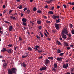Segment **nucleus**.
Here are the masks:
<instances>
[{
    "label": "nucleus",
    "instance_id": "cd10ccee",
    "mask_svg": "<svg viewBox=\"0 0 74 74\" xmlns=\"http://www.w3.org/2000/svg\"><path fill=\"white\" fill-rule=\"evenodd\" d=\"M60 23V19H58V20H56V23Z\"/></svg>",
    "mask_w": 74,
    "mask_h": 74
},
{
    "label": "nucleus",
    "instance_id": "bb28decb",
    "mask_svg": "<svg viewBox=\"0 0 74 74\" xmlns=\"http://www.w3.org/2000/svg\"><path fill=\"white\" fill-rule=\"evenodd\" d=\"M62 52V51H60V50L58 49L57 50V53H61Z\"/></svg>",
    "mask_w": 74,
    "mask_h": 74
},
{
    "label": "nucleus",
    "instance_id": "3c124183",
    "mask_svg": "<svg viewBox=\"0 0 74 74\" xmlns=\"http://www.w3.org/2000/svg\"><path fill=\"white\" fill-rule=\"evenodd\" d=\"M23 10V11H26V10H27V8H24Z\"/></svg>",
    "mask_w": 74,
    "mask_h": 74
},
{
    "label": "nucleus",
    "instance_id": "e2e57ef3",
    "mask_svg": "<svg viewBox=\"0 0 74 74\" xmlns=\"http://www.w3.org/2000/svg\"><path fill=\"white\" fill-rule=\"evenodd\" d=\"M48 5H46L45 6V8H48Z\"/></svg>",
    "mask_w": 74,
    "mask_h": 74
},
{
    "label": "nucleus",
    "instance_id": "774afa93",
    "mask_svg": "<svg viewBox=\"0 0 74 74\" xmlns=\"http://www.w3.org/2000/svg\"><path fill=\"white\" fill-rule=\"evenodd\" d=\"M59 18H60V17L59 16H57L56 18H58V19H59Z\"/></svg>",
    "mask_w": 74,
    "mask_h": 74
},
{
    "label": "nucleus",
    "instance_id": "603ef678",
    "mask_svg": "<svg viewBox=\"0 0 74 74\" xmlns=\"http://www.w3.org/2000/svg\"><path fill=\"white\" fill-rule=\"evenodd\" d=\"M19 38L20 41H21V40H22V38H21V37H19Z\"/></svg>",
    "mask_w": 74,
    "mask_h": 74
},
{
    "label": "nucleus",
    "instance_id": "4be33fe9",
    "mask_svg": "<svg viewBox=\"0 0 74 74\" xmlns=\"http://www.w3.org/2000/svg\"><path fill=\"white\" fill-rule=\"evenodd\" d=\"M36 12L38 13H41L42 12L41 11V10L40 9L38 10Z\"/></svg>",
    "mask_w": 74,
    "mask_h": 74
},
{
    "label": "nucleus",
    "instance_id": "7ed1b4c3",
    "mask_svg": "<svg viewBox=\"0 0 74 74\" xmlns=\"http://www.w3.org/2000/svg\"><path fill=\"white\" fill-rule=\"evenodd\" d=\"M61 36L64 39H66L67 38V36H66V35L64 34V33H62L61 34Z\"/></svg>",
    "mask_w": 74,
    "mask_h": 74
},
{
    "label": "nucleus",
    "instance_id": "7c9ffc66",
    "mask_svg": "<svg viewBox=\"0 0 74 74\" xmlns=\"http://www.w3.org/2000/svg\"><path fill=\"white\" fill-rule=\"evenodd\" d=\"M64 44H65V45L66 46H67V47H68V46H69V44H68L67 43L64 42Z\"/></svg>",
    "mask_w": 74,
    "mask_h": 74
},
{
    "label": "nucleus",
    "instance_id": "79ce46f5",
    "mask_svg": "<svg viewBox=\"0 0 74 74\" xmlns=\"http://www.w3.org/2000/svg\"><path fill=\"white\" fill-rule=\"evenodd\" d=\"M26 58V56H22V58H23V59L24 58Z\"/></svg>",
    "mask_w": 74,
    "mask_h": 74
},
{
    "label": "nucleus",
    "instance_id": "a211bd4d",
    "mask_svg": "<svg viewBox=\"0 0 74 74\" xmlns=\"http://www.w3.org/2000/svg\"><path fill=\"white\" fill-rule=\"evenodd\" d=\"M56 17H57V16L55 15H53L52 16V18L54 19H56Z\"/></svg>",
    "mask_w": 74,
    "mask_h": 74
},
{
    "label": "nucleus",
    "instance_id": "0eeeda50",
    "mask_svg": "<svg viewBox=\"0 0 74 74\" xmlns=\"http://www.w3.org/2000/svg\"><path fill=\"white\" fill-rule=\"evenodd\" d=\"M26 65L25 64V62H23V63L21 64V66L22 67V66L24 68H26Z\"/></svg>",
    "mask_w": 74,
    "mask_h": 74
},
{
    "label": "nucleus",
    "instance_id": "423d86ee",
    "mask_svg": "<svg viewBox=\"0 0 74 74\" xmlns=\"http://www.w3.org/2000/svg\"><path fill=\"white\" fill-rule=\"evenodd\" d=\"M47 67H42V68H40V71H42L43 70H46V68Z\"/></svg>",
    "mask_w": 74,
    "mask_h": 74
},
{
    "label": "nucleus",
    "instance_id": "473e14b6",
    "mask_svg": "<svg viewBox=\"0 0 74 74\" xmlns=\"http://www.w3.org/2000/svg\"><path fill=\"white\" fill-rule=\"evenodd\" d=\"M64 55V53H62L60 54V56H63Z\"/></svg>",
    "mask_w": 74,
    "mask_h": 74
},
{
    "label": "nucleus",
    "instance_id": "ea45409f",
    "mask_svg": "<svg viewBox=\"0 0 74 74\" xmlns=\"http://www.w3.org/2000/svg\"><path fill=\"white\" fill-rule=\"evenodd\" d=\"M25 56H26V57L28 56V53H26L24 54Z\"/></svg>",
    "mask_w": 74,
    "mask_h": 74
},
{
    "label": "nucleus",
    "instance_id": "f704fd0d",
    "mask_svg": "<svg viewBox=\"0 0 74 74\" xmlns=\"http://www.w3.org/2000/svg\"><path fill=\"white\" fill-rule=\"evenodd\" d=\"M12 11H13V10H10L9 12V14H11V13L12 12Z\"/></svg>",
    "mask_w": 74,
    "mask_h": 74
},
{
    "label": "nucleus",
    "instance_id": "c85d7f7f",
    "mask_svg": "<svg viewBox=\"0 0 74 74\" xmlns=\"http://www.w3.org/2000/svg\"><path fill=\"white\" fill-rule=\"evenodd\" d=\"M31 12L30 11V10H28L27 11V14H29Z\"/></svg>",
    "mask_w": 74,
    "mask_h": 74
},
{
    "label": "nucleus",
    "instance_id": "0e129e2a",
    "mask_svg": "<svg viewBox=\"0 0 74 74\" xmlns=\"http://www.w3.org/2000/svg\"><path fill=\"white\" fill-rule=\"evenodd\" d=\"M34 49H36V50H35L36 51H38V49H37V48H34Z\"/></svg>",
    "mask_w": 74,
    "mask_h": 74
},
{
    "label": "nucleus",
    "instance_id": "6ab92c4d",
    "mask_svg": "<svg viewBox=\"0 0 74 74\" xmlns=\"http://www.w3.org/2000/svg\"><path fill=\"white\" fill-rule=\"evenodd\" d=\"M17 8H19V9H22V5H18Z\"/></svg>",
    "mask_w": 74,
    "mask_h": 74
},
{
    "label": "nucleus",
    "instance_id": "dca6fc26",
    "mask_svg": "<svg viewBox=\"0 0 74 74\" xmlns=\"http://www.w3.org/2000/svg\"><path fill=\"white\" fill-rule=\"evenodd\" d=\"M45 2L46 3H47L49 4V3H52V0H50L47 1H45Z\"/></svg>",
    "mask_w": 74,
    "mask_h": 74
},
{
    "label": "nucleus",
    "instance_id": "2eb2a0df",
    "mask_svg": "<svg viewBox=\"0 0 74 74\" xmlns=\"http://www.w3.org/2000/svg\"><path fill=\"white\" fill-rule=\"evenodd\" d=\"M13 29L12 26H10V27L9 29V31H11Z\"/></svg>",
    "mask_w": 74,
    "mask_h": 74
},
{
    "label": "nucleus",
    "instance_id": "72a5a7b5",
    "mask_svg": "<svg viewBox=\"0 0 74 74\" xmlns=\"http://www.w3.org/2000/svg\"><path fill=\"white\" fill-rule=\"evenodd\" d=\"M46 23H51V21H49L48 20H47L46 21Z\"/></svg>",
    "mask_w": 74,
    "mask_h": 74
},
{
    "label": "nucleus",
    "instance_id": "f03ea898",
    "mask_svg": "<svg viewBox=\"0 0 74 74\" xmlns=\"http://www.w3.org/2000/svg\"><path fill=\"white\" fill-rule=\"evenodd\" d=\"M67 30L66 29H65L62 31V33H65L66 35H68V32H67Z\"/></svg>",
    "mask_w": 74,
    "mask_h": 74
},
{
    "label": "nucleus",
    "instance_id": "4d7b16f0",
    "mask_svg": "<svg viewBox=\"0 0 74 74\" xmlns=\"http://www.w3.org/2000/svg\"><path fill=\"white\" fill-rule=\"evenodd\" d=\"M35 48H39V46L38 45H36L35 46Z\"/></svg>",
    "mask_w": 74,
    "mask_h": 74
},
{
    "label": "nucleus",
    "instance_id": "bf43d9fd",
    "mask_svg": "<svg viewBox=\"0 0 74 74\" xmlns=\"http://www.w3.org/2000/svg\"><path fill=\"white\" fill-rule=\"evenodd\" d=\"M52 32L53 33H55V30H53Z\"/></svg>",
    "mask_w": 74,
    "mask_h": 74
},
{
    "label": "nucleus",
    "instance_id": "a19ab883",
    "mask_svg": "<svg viewBox=\"0 0 74 74\" xmlns=\"http://www.w3.org/2000/svg\"><path fill=\"white\" fill-rule=\"evenodd\" d=\"M71 33H72V34H74V29H73L72 30H71Z\"/></svg>",
    "mask_w": 74,
    "mask_h": 74
},
{
    "label": "nucleus",
    "instance_id": "58836bf2",
    "mask_svg": "<svg viewBox=\"0 0 74 74\" xmlns=\"http://www.w3.org/2000/svg\"><path fill=\"white\" fill-rule=\"evenodd\" d=\"M8 47H12V44H9L8 45Z\"/></svg>",
    "mask_w": 74,
    "mask_h": 74
},
{
    "label": "nucleus",
    "instance_id": "6e6552de",
    "mask_svg": "<svg viewBox=\"0 0 74 74\" xmlns=\"http://www.w3.org/2000/svg\"><path fill=\"white\" fill-rule=\"evenodd\" d=\"M69 67V64H64L63 66V68H67V67Z\"/></svg>",
    "mask_w": 74,
    "mask_h": 74
},
{
    "label": "nucleus",
    "instance_id": "5701e85b",
    "mask_svg": "<svg viewBox=\"0 0 74 74\" xmlns=\"http://www.w3.org/2000/svg\"><path fill=\"white\" fill-rule=\"evenodd\" d=\"M54 68H55V69H56V67L57 66V64H56V63L54 64Z\"/></svg>",
    "mask_w": 74,
    "mask_h": 74
},
{
    "label": "nucleus",
    "instance_id": "8fccbe9b",
    "mask_svg": "<svg viewBox=\"0 0 74 74\" xmlns=\"http://www.w3.org/2000/svg\"><path fill=\"white\" fill-rule=\"evenodd\" d=\"M44 34H45V36H46V37H48V36H47V33H46L45 32Z\"/></svg>",
    "mask_w": 74,
    "mask_h": 74
},
{
    "label": "nucleus",
    "instance_id": "a878e982",
    "mask_svg": "<svg viewBox=\"0 0 74 74\" xmlns=\"http://www.w3.org/2000/svg\"><path fill=\"white\" fill-rule=\"evenodd\" d=\"M39 33L40 34L41 37H44V35H43L42 34V33H41V31H40L39 32Z\"/></svg>",
    "mask_w": 74,
    "mask_h": 74
},
{
    "label": "nucleus",
    "instance_id": "864d4df0",
    "mask_svg": "<svg viewBox=\"0 0 74 74\" xmlns=\"http://www.w3.org/2000/svg\"><path fill=\"white\" fill-rule=\"evenodd\" d=\"M36 37L38 38V39H40V36H38V35L36 36Z\"/></svg>",
    "mask_w": 74,
    "mask_h": 74
},
{
    "label": "nucleus",
    "instance_id": "4c0bfd02",
    "mask_svg": "<svg viewBox=\"0 0 74 74\" xmlns=\"http://www.w3.org/2000/svg\"><path fill=\"white\" fill-rule=\"evenodd\" d=\"M4 22H5V23H8V24H10V23L9 22L6 21H5Z\"/></svg>",
    "mask_w": 74,
    "mask_h": 74
},
{
    "label": "nucleus",
    "instance_id": "5fc2aeb1",
    "mask_svg": "<svg viewBox=\"0 0 74 74\" xmlns=\"http://www.w3.org/2000/svg\"><path fill=\"white\" fill-rule=\"evenodd\" d=\"M45 30V32H46V33H47V34H49V33L48 32L47 30Z\"/></svg>",
    "mask_w": 74,
    "mask_h": 74
},
{
    "label": "nucleus",
    "instance_id": "1a4fd4ad",
    "mask_svg": "<svg viewBox=\"0 0 74 74\" xmlns=\"http://www.w3.org/2000/svg\"><path fill=\"white\" fill-rule=\"evenodd\" d=\"M57 60L58 61H62V57H58Z\"/></svg>",
    "mask_w": 74,
    "mask_h": 74
},
{
    "label": "nucleus",
    "instance_id": "69168bd1",
    "mask_svg": "<svg viewBox=\"0 0 74 74\" xmlns=\"http://www.w3.org/2000/svg\"><path fill=\"white\" fill-rule=\"evenodd\" d=\"M17 48V47H14V50H16Z\"/></svg>",
    "mask_w": 74,
    "mask_h": 74
},
{
    "label": "nucleus",
    "instance_id": "9b49d317",
    "mask_svg": "<svg viewBox=\"0 0 74 74\" xmlns=\"http://www.w3.org/2000/svg\"><path fill=\"white\" fill-rule=\"evenodd\" d=\"M5 51H7V49H6V48H3L1 50V52H5Z\"/></svg>",
    "mask_w": 74,
    "mask_h": 74
},
{
    "label": "nucleus",
    "instance_id": "de8ad7c7",
    "mask_svg": "<svg viewBox=\"0 0 74 74\" xmlns=\"http://www.w3.org/2000/svg\"><path fill=\"white\" fill-rule=\"evenodd\" d=\"M70 48H71L70 47H67L66 48V49H68V50H69V49H70Z\"/></svg>",
    "mask_w": 74,
    "mask_h": 74
},
{
    "label": "nucleus",
    "instance_id": "f8f14e48",
    "mask_svg": "<svg viewBox=\"0 0 74 74\" xmlns=\"http://www.w3.org/2000/svg\"><path fill=\"white\" fill-rule=\"evenodd\" d=\"M7 63L5 62L3 64V67H7Z\"/></svg>",
    "mask_w": 74,
    "mask_h": 74
},
{
    "label": "nucleus",
    "instance_id": "f3484780",
    "mask_svg": "<svg viewBox=\"0 0 74 74\" xmlns=\"http://www.w3.org/2000/svg\"><path fill=\"white\" fill-rule=\"evenodd\" d=\"M47 59H49V60L51 59V60H53V57H49L47 58Z\"/></svg>",
    "mask_w": 74,
    "mask_h": 74
},
{
    "label": "nucleus",
    "instance_id": "a18cd8bd",
    "mask_svg": "<svg viewBox=\"0 0 74 74\" xmlns=\"http://www.w3.org/2000/svg\"><path fill=\"white\" fill-rule=\"evenodd\" d=\"M38 29H39L40 30H41V29H42V27L40 26H39V27H38Z\"/></svg>",
    "mask_w": 74,
    "mask_h": 74
},
{
    "label": "nucleus",
    "instance_id": "4468645a",
    "mask_svg": "<svg viewBox=\"0 0 74 74\" xmlns=\"http://www.w3.org/2000/svg\"><path fill=\"white\" fill-rule=\"evenodd\" d=\"M68 4H70V5H74V2L71 3V2H69L68 3Z\"/></svg>",
    "mask_w": 74,
    "mask_h": 74
},
{
    "label": "nucleus",
    "instance_id": "13d9d810",
    "mask_svg": "<svg viewBox=\"0 0 74 74\" xmlns=\"http://www.w3.org/2000/svg\"><path fill=\"white\" fill-rule=\"evenodd\" d=\"M52 70H53L54 71H56V69L53 68H52Z\"/></svg>",
    "mask_w": 74,
    "mask_h": 74
},
{
    "label": "nucleus",
    "instance_id": "b1692460",
    "mask_svg": "<svg viewBox=\"0 0 74 74\" xmlns=\"http://www.w3.org/2000/svg\"><path fill=\"white\" fill-rule=\"evenodd\" d=\"M48 14H53V12L52 11H49L48 12Z\"/></svg>",
    "mask_w": 74,
    "mask_h": 74
},
{
    "label": "nucleus",
    "instance_id": "c03bdc74",
    "mask_svg": "<svg viewBox=\"0 0 74 74\" xmlns=\"http://www.w3.org/2000/svg\"><path fill=\"white\" fill-rule=\"evenodd\" d=\"M1 34H1H3V31L0 30V34Z\"/></svg>",
    "mask_w": 74,
    "mask_h": 74
},
{
    "label": "nucleus",
    "instance_id": "338daca9",
    "mask_svg": "<svg viewBox=\"0 0 74 74\" xmlns=\"http://www.w3.org/2000/svg\"><path fill=\"white\" fill-rule=\"evenodd\" d=\"M57 8L59 9L60 8V6H58L57 7Z\"/></svg>",
    "mask_w": 74,
    "mask_h": 74
},
{
    "label": "nucleus",
    "instance_id": "e433bc0d",
    "mask_svg": "<svg viewBox=\"0 0 74 74\" xmlns=\"http://www.w3.org/2000/svg\"><path fill=\"white\" fill-rule=\"evenodd\" d=\"M28 50H29V51H32V49L31 47H29L28 48Z\"/></svg>",
    "mask_w": 74,
    "mask_h": 74
},
{
    "label": "nucleus",
    "instance_id": "9d476101",
    "mask_svg": "<svg viewBox=\"0 0 74 74\" xmlns=\"http://www.w3.org/2000/svg\"><path fill=\"white\" fill-rule=\"evenodd\" d=\"M6 51H7V52H8L9 53H12V51H11V49L6 50Z\"/></svg>",
    "mask_w": 74,
    "mask_h": 74
},
{
    "label": "nucleus",
    "instance_id": "393cba45",
    "mask_svg": "<svg viewBox=\"0 0 74 74\" xmlns=\"http://www.w3.org/2000/svg\"><path fill=\"white\" fill-rule=\"evenodd\" d=\"M33 10L34 11H37V8L35 7L33 8Z\"/></svg>",
    "mask_w": 74,
    "mask_h": 74
},
{
    "label": "nucleus",
    "instance_id": "2f4dec72",
    "mask_svg": "<svg viewBox=\"0 0 74 74\" xmlns=\"http://www.w3.org/2000/svg\"><path fill=\"white\" fill-rule=\"evenodd\" d=\"M25 22H23V24L24 25V26H26V23H25Z\"/></svg>",
    "mask_w": 74,
    "mask_h": 74
},
{
    "label": "nucleus",
    "instance_id": "680f3d73",
    "mask_svg": "<svg viewBox=\"0 0 74 74\" xmlns=\"http://www.w3.org/2000/svg\"><path fill=\"white\" fill-rule=\"evenodd\" d=\"M5 5H3V8H5Z\"/></svg>",
    "mask_w": 74,
    "mask_h": 74
},
{
    "label": "nucleus",
    "instance_id": "ddd939ff",
    "mask_svg": "<svg viewBox=\"0 0 74 74\" xmlns=\"http://www.w3.org/2000/svg\"><path fill=\"white\" fill-rule=\"evenodd\" d=\"M22 21L23 22H26L27 21V20L25 18H23L22 19Z\"/></svg>",
    "mask_w": 74,
    "mask_h": 74
},
{
    "label": "nucleus",
    "instance_id": "412c9836",
    "mask_svg": "<svg viewBox=\"0 0 74 74\" xmlns=\"http://www.w3.org/2000/svg\"><path fill=\"white\" fill-rule=\"evenodd\" d=\"M56 43L58 45H62V43L59 41H57Z\"/></svg>",
    "mask_w": 74,
    "mask_h": 74
},
{
    "label": "nucleus",
    "instance_id": "37998d69",
    "mask_svg": "<svg viewBox=\"0 0 74 74\" xmlns=\"http://www.w3.org/2000/svg\"><path fill=\"white\" fill-rule=\"evenodd\" d=\"M70 27L71 28H72L73 27V25L71 24H70Z\"/></svg>",
    "mask_w": 74,
    "mask_h": 74
},
{
    "label": "nucleus",
    "instance_id": "49530a36",
    "mask_svg": "<svg viewBox=\"0 0 74 74\" xmlns=\"http://www.w3.org/2000/svg\"><path fill=\"white\" fill-rule=\"evenodd\" d=\"M63 6L65 8H67L66 5H63Z\"/></svg>",
    "mask_w": 74,
    "mask_h": 74
},
{
    "label": "nucleus",
    "instance_id": "aec40b11",
    "mask_svg": "<svg viewBox=\"0 0 74 74\" xmlns=\"http://www.w3.org/2000/svg\"><path fill=\"white\" fill-rule=\"evenodd\" d=\"M10 18L12 19H13V20H16V18L13 16H10Z\"/></svg>",
    "mask_w": 74,
    "mask_h": 74
},
{
    "label": "nucleus",
    "instance_id": "6e6d98bb",
    "mask_svg": "<svg viewBox=\"0 0 74 74\" xmlns=\"http://www.w3.org/2000/svg\"><path fill=\"white\" fill-rule=\"evenodd\" d=\"M43 17L45 19H46V18H47V17L46 16H43Z\"/></svg>",
    "mask_w": 74,
    "mask_h": 74
},
{
    "label": "nucleus",
    "instance_id": "20e7f679",
    "mask_svg": "<svg viewBox=\"0 0 74 74\" xmlns=\"http://www.w3.org/2000/svg\"><path fill=\"white\" fill-rule=\"evenodd\" d=\"M49 60L48 59H46L45 60V64H48L49 63Z\"/></svg>",
    "mask_w": 74,
    "mask_h": 74
},
{
    "label": "nucleus",
    "instance_id": "c756f323",
    "mask_svg": "<svg viewBox=\"0 0 74 74\" xmlns=\"http://www.w3.org/2000/svg\"><path fill=\"white\" fill-rule=\"evenodd\" d=\"M37 23L38 24H41V21H37Z\"/></svg>",
    "mask_w": 74,
    "mask_h": 74
},
{
    "label": "nucleus",
    "instance_id": "39448f33",
    "mask_svg": "<svg viewBox=\"0 0 74 74\" xmlns=\"http://www.w3.org/2000/svg\"><path fill=\"white\" fill-rule=\"evenodd\" d=\"M59 24H55V26L57 30H58L59 29Z\"/></svg>",
    "mask_w": 74,
    "mask_h": 74
},
{
    "label": "nucleus",
    "instance_id": "c9c22d12",
    "mask_svg": "<svg viewBox=\"0 0 74 74\" xmlns=\"http://www.w3.org/2000/svg\"><path fill=\"white\" fill-rule=\"evenodd\" d=\"M38 53H41L42 51V50H38Z\"/></svg>",
    "mask_w": 74,
    "mask_h": 74
},
{
    "label": "nucleus",
    "instance_id": "09e8293b",
    "mask_svg": "<svg viewBox=\"0 0 74 74\" xmlns=\"http://www.w3.org/2000/svg\"><path fill=\"white\" fill-rule=\"evenodd\" d=\"M26 29H27V27H25L24 28V29L23 30H25Z\"/></svg>",
    "mask_w": 74,
    "mask_h": 74
},
{
    "label": "nucleus",
    "instance_id": "f257e3e1",
    "mask_svg": "<svg viewBox=\"0 0 74 74\" xmlns=\"http://www.w3.org/2000/svg\"><path fill=\"white\" fill-rule=\"evenodd\" d=\"M17 69L15 67L12 68L11 69L8 70V74H16Z\"/></svg>",
    "mask_w": 74,
    "mask_h": 74
},
{
    "label": "nucleus",
    "instance_id": "052dcab7",
    "mask_svg": "<svg viewBox=\"0 0 74 74\" xmlns=\"http://www.w3.org/2000/svg\"><path fill=\"white\" fill-rule=\"evenodd\" d=\"M69 37H71V34H69Z\"/></svg>",
    "mask_w": 74,
    "mask_h": 74
}]
</instances>
